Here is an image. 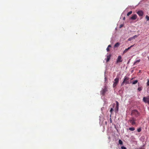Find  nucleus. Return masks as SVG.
Segmentation results:
<instances>
[{"instance_id": "f257e3e1", "label": "nucleus", "mask_w": 149, "mask_h": 149, "mask_svg": "<svg viewBox=\"0 0 149 149\" xmlns=\"http://www.w3.org/2000/svg\"><path fill=\"white\" fill-rule=\"evenodd\" d=\"M131 83V82L129 81V78L127 76H125L124 77L123 81L122 83L121 86H123L125 83V84H128Z\"/></svg>"}, {"instance_id": "f03ea898", "label": "nucleus", "mask_w": 149, "mask_h": 149, "mask_svg": "<svg viewBox=\"0 0 149 149\" xmlns=\"http://www.w3.org/2000/svg\"><path fill=\"white\" fill-rule=\"evenodd\" d=\"M119 79L118 77H116L114 80L113 86V88L115 87L118 84L119 82Z\"/></svg>"}, {"instance_id": "7ed1b4c3", "label": "nucleus", "mask_w": 149, "mask_h": 149, "mask_svg": "<svg viewBox=\"0 0 149 149\" xmlns=\"http://www.w3.org/2000/svg\"><path fill=\"white\" fill-rule=\"evenodd\" d=\"M131 115L132 116H138L139 115V113L137 110H133L132 111Z\"/></svg>"}, {"instance_id": "20e7f679", "label": "nucleus", "mask_w": 149, "mask_h": 149, "mask_svg": "<svg viewBox=\"0 0 149 149\" xmlns=\"http://www.w3.org/2000/svg\"><path fill=\"white\" fill-rule=\"evenodd\" d=\"M107 91V87L104 86V88L101 91V94L102 95H104Z\"/></svg>"}, {"instance_id": "39448f33", "label": "nucleus", "mask_w": 149, "mask_h": 149, "mask_svg": "<svg viewBox=\"0 0 149 149\" xmlns=\"http://www.w3.org/2000/svg\"><path fill=\"white\" fill-rule=\"evenodd\" d=\"M143 101L149 104V97H143Z\"/></svg>"}, {"instance_id": "423d86ee", "label": "nucleus", "mask_w": 149, "mask_h": 149, "mask_svg": "<svg viewBox=\"0 0 149 149\" xmlns=\"http://www.w3.org/2000/svg\"><path fill=\"white\" fill-rule=\"evenodd\" d=\"M136 13L140 17H141V19H142L143 15V11L142 10H139L136 12Z\"/></svg>"}, {"instance_id": "0eeeda50", "label": "nucleus", "mask_w": 149, "mask_h": 149, "mask_svg": "<svg viewBox=\"0 0 149 149\" xmlns=\"http://www.w3.org/2000/svg\"><path fill=\"white\" fill-rule=\"evenodd\" d=\"M135 119L134 118H132L129 120V121L132 125H134L135 124Z\"/></svg>"}, {"instance_id": "6e6552de", "label": "nucleus", "mask_w": 149, "mask_h": 149, "mask_svg": "<svg viewBox=\"0 0 149 149\" xmlns=\"http://www.w3.org/2000/svg\"><path fill=\"white\" fill-rule=\"evenodd\" d=\"M123 60L121 56H118L116 61V63H118L121 62H122Z\"/></svg>"}, {"instance_id": "1a4fd4ad", "label": "nucleus", "mask_w": 149, "mask_h": 149, "mask_svg": "<svg viewBox=\"0 0 149 149\" xmlns=\"http://www.w3.org/2000/svg\"><path fill=\"white\" fill-rule=\"evenodd\" d=\"M137 16L136 14H134L130 18V19L134 20L137 18Z\"/></svg>"}, {"instance_id": "9d476101", "label": "nucleus", "mask_w": 149, "mask_h": 149, "mask_svg": "<svg viewBox=\"0 0 149 149\" xmlns=\"http://www.w3.org/2000/svg\"><path fill=\"white\" fill-rule=\"evenodd\" d=\"M134 46V45H131L130 47H128L127 48L125 49L124 51L123 54H124L127 52V51L130 49L131 47H133Z\"/></svg>"}, {"instance_id": "9b49d317", "label": "nucleus", "mask_w": 149, "mask_h": 149, "mask_svg": "<svg viewBox=\"0 0 149 149\" xmlns=\"http://www.w3.org/2000/svg\"><path fill=\"white\" fill-rule=\"evenodd\" d=\"M116 110L117 111H118L119 108V103L117 101H116Z\"/></svg>"}, {"instance_id": "f8f14e48", "label": "nucleus", "mask_w": 149, "mask_h": 149, "mask_svg": "<svg viewBox=\"0 0 149 149\" xmlns=\"http://www.w3.org/2000/svg\"><path fill=\"white\" fill-rule=\"evenodd\" d=\"M111 57V55L110 54H109V55L107 56V59H106V62H107L109 61V60L110 59Z\"/></svg>"}, {"instance_id": "ddd939ff", "label": "nucleus", "mask_w": 149, "mask_h": 149, "mask_svg": "<svg viewBox=\"0 0 149 149\" xmlns=\"http://www.w3.org/2000/svg\"><path fill=\"white\" fill-rule=\"evenodd\" d=\"M120 45V43L118 42H117L115 44L114 46V47H118Z\"/></svg>"}, {"instance_id": "4468645a", "label": "nucleus", "mask_w": 149, "mask_h": 149, "mask_svg": "<svg viewBox=\"0 0 149 149\" xmlns=\"http://www.w3.org/2000/svg\"><path fill=\"white\" fill-rule=\"evenodd\" d=\"M142 89H143V87L142 86L140 87H139L137 88V90L139 91H140L142 90Z\"/></svg>"}, {"instance_id": "2eb2a0df", "label": "nucleus", "mask_w": 149, "mask_h": 149, "mask_svg": "<svg viewBox=\"0 0 149 149\" xmlns=\"http://www.w3.org/2000/svg\"><path fill=\"white\" fill-rule=\"evenodd\" d=\"M129 130L131 131H133L135 130V128L133 127H129Z\"/></svg>"}, {"instance_id": "dca6fc26", "label": "nucleus", "mask_w": 149, "mask_h": 149, "mask_svg": "<svg viewBox=\"0 0 149 149\" xmlns=\"http://www.w3.org/2000/svg\"><path fill=\"white\" fill-rule=\"evenodd\" d=\"M138 81V80H136L134 81H133L132 83V84H136L137 83Z\"/></svg>"}, {"instance_id": "f3484780", "label": "nucleus", "mask_w": 149, "mask_h": 149, "mask_svg": "<svg viewBox=\"0 0 149 149\" xmlns=\"http://www.w3.org/2000/svg\"><path fill=\"white\" fill-rule=\"evenodd\" d=\"M132 11H130L127 14V16H129L130 15H131V14H132Z\"/></svg>"}, {"instance_id": "a211bd4d", "label": "nucleus", "mask_w": 149, "mask_h": 149, "mask_svg": "<svg viewBox=\"0 0 149 149\" xmlns=\"http://www.w3.org/2000/svg\"><path fill=\"white\" fill-rule=\"evenodd\" d=\"M119 143L120 144H123V142L120 139L119 140Z\"/></svg>"}, {"instance_id": "6ab92c4d", "label": "nucleus", "mask_w": 149, "mask_h": 149, "mask_svg": "<svg viewBox=\"0 0 149 149\" xmlns=\"http://www.w3.org/2000/svg\"><path fill=\"white\" fill-rule=\"evenodd\" d=\"M141 128H138L137 130V131L139 132H140L141 131Z\"/></svg>"}, {"instance_id": "aec40b11", "label": "nucleus", "mask_w": 149, "mask_h": 149, "mask_svg": "<svg viewBox=\"0 0 149 149\" xmlns=\"http://www.w3.org/2000/svg\"><path fill=\"white\" fill-rule=\"evenodd\" d=\"M146 18L147 19V21L149 20V17L148 16L146 15Z\"/></svg>"}, {"instance_id": "412c9836", "label": "nucleus", "mask_w": 149, "mask_h": 149, "mask_svg": "<svg viewBox=\"0 0 149 149\" xmlns=\"http://www.w3.org/2000/svg\"><path fill=\"white\" fill-rule=\"evenodd\" d=\"M113 111V109L112 108H111V109L110 111V112H111V114H112V112Z\"/></svg>"}, {"instance_id": "4be33fe9", "label": "nucleus", "mask_w": 149, "mask_h": 149, "mask_svg": "<svg viewBox=\"0 0 149 149\" xmlns=\"http://www.w3.org/2000/svg\"><path fill=\"white\" fill-rule=\"evenodd\" d=\"M148 82L147 83V86H149V80L148 79Z\"/></svg>"}, {"instance_id": "5701e85b", "label": "nucleus", "mask_w": 149, "mask_h": 149, "mask_svg": "<svg viewBox=\"0 0 149 149\" xmlns=\"http://www.w3.org/2000/svg\"><path fill=\"white\" fill-rule=\"evenodd\" d=\"M140 60L139 59V60H137L136 62L134 63V64H135V63H136V62H139L140 61Z\"/></svg>"}, {"instance_id": "b1692460", "label": "nucleus", "mask_w": 149, "mask_h": 149, "mask_svg": "<svg viewBox=\"0 0 149 149\" xmlns=\"http://www.w3.org/2000/svg\"><path fill=\"white\" fill-rule=\"evenodd\" d=\"M121 149H126V148L125 147L123 146L121 147Z\"/></svg>"}, {"instance_id": "393cba45", "label": "nucleus", "mask_w": 149, "mask_h": 149, "mask_svg": "<svg viewBox=\"0 0 149 149\" xmlns=\"http://www.w3.org/2000/svg\"><path fill=\"white\" fill-rule=\"evenodd\" d=\"M137 36H137V35H135V36H133V37L132 38H133L134 39V38H136V37H137Z\"/></svg>"}, {"instance_id": "a878e982", "label": "nucleus", "mask_w": 149, "mask_h": 149, "mask_svg": "<svg viewBox=\"0 0 149 149\" xmlns=\"http://www.w3.org/2000/svg\"><path fill=\"white\" fill-rule=\"evenodd\" d=\"M107 52H109V48L108 47H107Z\"/></svg>"}, {"instance_id": "bb28decb", "label": "nucleus", "mask_w": 149, "mask_h": 149, "mask_svg": "<svg viewBox=\"0 0 149 149\" xmlns=\"http://www.w3.org/2000/svg\"><path fill=\"white\" fill-rule=\"evenodd\" d=\"M123 26V25L122 24H121L120 25V28H121V27H122V26Z\"/></svg>"}, {"instance_id": "cd10ccee", "label": "nucleus", "mask_w": 149, "mask_h": 149, "mask_svg": "<svg viewBox=\"0 0 149 149\" xmlns=\"http://www.w3.org/2000/svg\"><path fill=\"white\" fill-rule=\"evenodd\" d=\"M111 47V45H109L108 46V47H109H109Z\"/></svg>"}, {"instance_id": "c85d7f7f", "label": "nucleus", "mask_w": 149, "mask_h": 149, "mask_svg": "<svg viewBox=\"0 0 149 149\" xmlns=\"http://www.w3.org/2000/svg\"><path fill=\"white\" fill-rule=\"evenodd\" d=\"M131 38H129L128 39V40L129 41H130L131 40Z\"/></svg>"}, {"instance_id": "c756f323", "label": "nucleus", "mask_w": 149, "mask_h": 149, "mask_svg": "<svg viewBox=\"0 0 149 149\" xmlns=\"http://www.w3.org/2000/svg\"><path fill=\"white\" fill-rule=\"evenodd\" d=\"M123 20H125V17H123Z\"/></svg>"}, {"instance_id": "7c9ffc66", "label": "nucleus", "mask_w": 149, "mask_h": 149, "mask_svg": "<svg viewBox=\"0 0 149 149\" xmlns=\"http://www.w3.org/2000/svg\"><path fill=\"white\" fill-rule=\"evenodd\" d=\"M110 121L111 123L112 122V120H111V118H110Z\"/></svg>"}, {"instance_id": "2f4dec72", "label": "nucleus", "mask_w": 149, "mask_h": 149, "mask_svg": "<svg viewBox=\"0 0 149 149\" xmlns=\"http://www.w3.org/2000/svg\"><path fill=\"white\" fill-rule=\"evenodd\" d=\"M105 81H106V77L105 78Z\"/></svg>"}, {"instance_id": "473e14b6", "label": "nucleus", "mask_w": 149, "mask_h": 149, "mask_svg": "<svg viewBox=\"0 0 149 149\" xmlns=\"http://www.w3.org/2000/svg\"><path fill=\"white\" fill-rule=\"evenodd\" d=\"M140 149H143V148H140Z\"/></svg>"}]
</instances>
